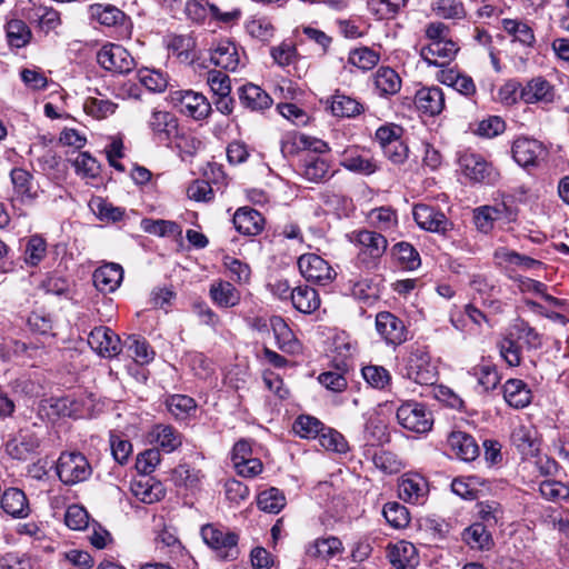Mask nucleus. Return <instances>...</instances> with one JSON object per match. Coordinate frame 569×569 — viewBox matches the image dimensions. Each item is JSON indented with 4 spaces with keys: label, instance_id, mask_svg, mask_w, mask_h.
Wrapping results in <instances>:
<instances>
[{
    "label": "nucleus",
    "instance_id": "nucleus-56",
    "mask_svg": "<svg viewBox=\"0 0 569 569\" xmlns=\"http://www.w3.org/2000/svg\"><path fill=\"white\" fill-rule=\"evenodd\" d=\"M370 223L381 230L389 231L397 226V213L389 207H380L372 209L369 213Z\"/></svg>",
    "mask_w": 569,
    "mask_h": 569
},
{
    "label": "nucleus",
    "instance_id": "nucleus-37",
    "mask_svg": "<svg viewBox=\"0 0 569 569\" xmlns=\"http://www.w3.org/2000/svg\"><path fill=\"white\" fill-rule=\"evenodd\" d=\"M88 13L91 20H94L106 27H114L121 24L126 18L123 11L112 4H90L88 8Z\"/></svg>",
    "mask_w": 569,
    "mask_h": 569
},
{
    "label": "nucleus",
    "instance_id": "nucleus-17",
    "mask_svg": "<svg viewBox=\"0 0 569 569\" xmlns=\"http://www.w3.org/2000/svg\"><path fill=\"white\" fill-rule=\"evenodd\" d=\"M232 222L239 233L253 237L262 232L266 220L258 210L251 207H241L234 212Z\"/></svg>",
    "mask_w": 569,
    "mask_h": 569
},
{
    "label": "nucleus",
    "instance_id": "nucleus-38",
    "mask_svg": "<svg viewBox=\"0 0 569 569\" xmlns=\"http://www.w3.org/2000/svg\"><path fill=\"white\" fill-rule=\"evenodd\" d=\"M293 307L302 313H312L320 307V298L316 289L299 286L290 293Z\"/></svg>",
    "mask_w": 569,
    "mask_h": 569
},
{
    "label": "nucleus",
    "instance_id": "nucleus-59",
    "mask_svg": "<svg viewBox=\"0 0 569 569\" xmlns=\"http://www.w3.org/2000/svg\"><path fill=\"white\" fill-rule=\"evenodd\" d=\"M318 439L320 446L326 450L339 453H343L348 450V443L343 436L331 428L323 427V430L319 433Z\"/></svg>",
    "mask_w": 569,
    "mask_h": 569
},
{
    "label": "nucleus",
    "instance_id": "nucleus-32",
    "mask_svg": "<svg viewBox=\"0 0 569 569\" xmlns=\"http://www.w3.org/2000/svg\"><path fill=\"white\" fill-rule=\"evenodd\" d=\"M270 328L273 331L277 346L284 352L295 353L300 348L292 330L287 322L279 316L270 318Z\"/></svg>",
    "mask_w": 569,
    "mask_h": 569
},
{
    "label": "nucleus",
    "instance_id": "nucleus-2",
    "mask_svg": "<svg viewBox=\"0 0 569 569\" xmlns=\"http://www.w3.org/2000/svg\"><path fill=\"white\" fill-rule=\"evenodd\" d=\"M403 376L418 385L432 386L438 380V367L425 347L412 348L403 365Z\"/></svg>",
    "mask_w": 569,
    "mask_h": 569
},
{
    "label": "nucleus",
    "instance_id": "nucleus-10",
    "mask_svg": "<svg viewBox=\"0 0 569 569\" xmlns=\"http://www.w3.org/2000/svg\"><path fill=\"white\" fill-rule=\"evenodd\" d=\"M298 267L301 276L309 282L326 286L331 282L336 272L330 264L320 256L305 253L298 259Z\"/></svg>",
    "mask_w": 569,
    "mask_h": 569
},
{
    "label": "nucleus",
    "instance_id": "nucleus-18",
    "mask_svg": "<svg viewBox=\"0 0 569 569\" xmlns=\"http://www.w3.org/2000/svg\"><path fill=\"white\" fill-rule=\"evenodd\" d=\"M459 48L451 39L429 42L421 49L422 59L432 66H445L457 54Z\"/></svg>",
    "mask_w": 569,
    "mask_h": 569
},
{
    "label": "nucleus",
    "instance_id": "nucleus-15",
    "mask_svg": "<svg viewBox=\"0 0 569 569\" xmlns=\"http://www.w3.org/2000/svg\"><path fill=\"white\" fill-rule=\"evenodd\" d=\"M184 12L190 20L198 23L203 22L208 14L223 22H231L240 17L239 10L222 13L217 6L202 0H189L186 3Z\"/></svg>",
    "mask_w": 569,
    "mask_h": 569
},
{
    "label": "nucleus",
    "instance_id": "nucleus-9",
    "mask_svg": "<svg viewBox=\"0 0 569 569\" xmlns=\"http://www.w3.org/2000/svg\"><path fill=\"white\" fill-rule=\"evenodd\" d=\"M459 166L469 180L480 183H493L499 173L482 156L465 152L459 157Z\"/></svg>",
    "mask_w": 569,
    "mask_h": 569
},
{
    "label": "nucleus",
    "instance_id": "nucleus-23",
    "mask_svg": "<svg viewBox=\"0 0 569 569\" xmlns=\"http://www.w3.org/2000/svg\"><path fill=\"white\" fill-rule=\"evenodd\" d=\"M1 508L7 515L17 519L27 518L31 512L29 500L23 490L13 487L3 491Z\"/></svg>",
    "mask_w": 569,
    "mask_h": 569
},
{
    "label": "nucleus",
    "instance_id": "nucleus-28",
    "mask_svg": "<svg viewBox=\"0 0 569 569\" xmlns=\"http://www.w3.org/2000/svg\"><path fill=\"white\" fill-rule=\"evenodd\" d=\"M343 551L342 542L337 537L318 538L306 548V556L310 559L328 561Z\"/></svg>",
    "mask_w": 569,
    "mask_h": 569
},
{
    "label": "nucleus",
    "instance_id": "nucleus-34",
    "mask_svg": "<svg viewBox=\"0 0 569 569\" xmlns=\"http://www.w3.org/2000/svg\"><path fill=\"white\" fill-rule=\"evenodd\" d=\"M209 295L219 308H232L240 302V292L228 281L212 282Z\"/></svg>",
    "mask_w": 569,
    "mask_h": 569
},
{
    "label": "nucleus",
    "instance_id": "nucleus-8",
    "mask_svg": "<svg viewBox=\"0 0 569 569\" xmlns=\"http://www.w3.org/2000/svg\"><path fill=\"white\" fill-rule=\"evenodd\" d=\"M513 160L522 168H537L548 156L545 144L533 138L519 137L511 147Z\"/></svg>",
    "mask_w": 569,
    "mask_h": 569
},
{
    "label": "nucleus",
    "instance_id": "nucleus-25",
    "mask_svg": "<svg viewBox=\"0 0 569 569\" xmlns=\"http://www.w3.org/2000/svg\"><path fill=\"white\" fill-rule=\"evenodd\" d=\"M415 104L421 112L437 116L445 108V93L439 87L421 88L415 96Z\"/></svg>",
    "mask_w": 569,
    "mask_h": 569
},
{
    "label": "nucleus",
    "instance_id": "nucleus-1",
    "mask_svg": "<svg viewBox=\"0 0 569 569\" xmlns=\"http://www.w3.org/2000/svg\"><path fill=\"white\" fill-rule=\"evenodd\" d=\"M356 242L360 247L355 267L359 271H370L379 266L387 250L388 241L385 236L373 230H360L356 233Z\"/></svg>",
    "mask_w": 569,
    "mask_h": 569
},
{
    "label": "nucleus",
    "instance_id": "nucleus-12",
    "mask_svg": "<svg viewBox=\"0 0 569 569\" xmlns=\"http://www.w3.org/2000/svg\"><path fill=\"white\" fill-rule=\"evenodd\" d=\"M376 329L388 345L399 346L407 340L403 321L388 311H381L376 316Z\"/></svg>",
    "mask_w": 569,
    "mask_h": 569
},
{
    "label": "nucleus",
    "instance_id": "nucleus-53",
    "mask_svg": "<svg viewBox=\"0 0 569 569\" xmlns=\"http://www.w3.org/2000/svg\"><path fill=\"white\" fill-rule=\"evenodd\" d=\"M361 373L366 382L375 389L382 390L391 382L390 372L381 366H366L362 368Z\"/></svg>",
    "mask_w": 569,
    "mask_h": 569
},
{
    "label": "nucleus",
    "instance_id": "nucleus-31",
    "mask_svg": "<svg viewBox=\"0 0 569 569\" xmlns=\"http://www.w3.org/2000/svg\"><path fill=\"white\" fill-rule=\"evenodd\" d=\"M449 445L453 453L463 461H473L479 456V447L475 438L462 431L449 436Z\"/></svg>",
    "mask_w": 569,
    "mask_h": 569
},
{
    "label": "nucleus",
    "instance_id": "nucleus-13",
    "mask_svg": "<svg viewBox=\"0 0 569 569\" xmlns=\"http://www.w3.org/2000/svg\"><path fill=\"white\" fill-rule=\"evenodd\" d=\"M88 343L92 350L104 358H113L121 351L119 336L108 327L94 328L88 337Z\"/></svg>",
    "mask_w": 569,
    "mask_h": 569
},
{
    "label": "nucleus",
    "instance_id": "nucleus-58",
    "mask_svg": "<svg viewBox=\"0 0 569 569\" xmlns=\"http://www.w3.org/2000/svg\"><path fill=\"white\" fill-rule=\"evenodd\" d=\"M470 373L477 379L485 391L492 390L499 383V376L496 368L489 363L473 367Z\"/></svg>",
    "mask_w": 569,
    "mask_h": 569
},
{
    "label": "nucleus",
    "instance_id": "nucleus-27",
    "mask_svg": "<svg viewBox=\"0 0 569 569\" xmlns=\"http://www.w3.org/2000/svg\"><path fill=\"white\" fill-rule=\"evenodd\" d=\"M555 98L553 87L549 81L537 77L527 82L520 90V99L525 103L551 102Z\"/></svg>",
    "mask_w": 569,
    "mask_h": 569
},
{
    "label": "nucleus",
    "instance_id": "nucleus-3",
    "mask_svg": "<svg viewBox=\"0 0 569 569\" xmlns=\"http://www.w3.org/2000/svg\"><path fill=\"white\" fill-rule=\"evenodd\" d=\"M204 543L223 560H234L239 556V536L228 528L208 523L201 528Z\"/></svg>",
    "mask_w": 569,
    "mask_h": 569
},
{
    "label": "nucleus",
    "instance_id": "nucleus-26",
    "mask_svg": "<svg viewBox=\"0 0 569 569\" xmlns=\"http://www.w3.org/2000/svg\"><path fill=\"white\" fill-rule=\"evenodd\" d=\"M375 92L388 98L397 94L402 86L400 76L390 67H380L372 74Z\"/></svg>",
    "mask_w": 569,
    "mask_h": 569
},
{
    "label": "nucleus",
    "instance_id": "nucleus-62",
    "mask_svg": "<svg viewBox=\"0 0 569 569\" xmlns=\"http://www.w3.org/2000/svg\"><path fill=\"white\" fill-rule=\"evenodd\" d=\"M141 229L147 233L159 237L173 236L179 232V226L176 222L161 219H142Z\"/></svg>",
    "mask_w": 569,
    "mask_h": 569
},
{
    "label": "nucleus",
    "instance_id": "nucleus-44",
    "mask_svg": "<svg viewBox=\"0 0 569 569\" xmlns=\"http://www.w3.org/2000/svg\"><path fill=\"white\" fill-rule=\"evenodd\" d=\"M495 259L499 263H508L512 266L521 267L526 270L535 269V268H541L542 262L532 259L528 256L520 254L516 251L509 250L507 248H498L495 251Z\"/></svg>",
    "mask_w": 569,
    "mask_h": 569
},
{
    "label": "nucleus",
    "instance_id": "nucleus-4",
    "mask_svg": "<svg viewBox=\"0 0 569 569\" xmlns=\"http://www.w3.org/2000/svg\"><path fill=\"white\" fill-rule=\"evenodd\" d=\"M61 482L73 486L89 479L92 468L84 455L80 452H62L56 466Z\"/></svg>",
    "mask_w": 569,
    "mask_h": 569
},
{
    "label": "nucleus",
    "instance_id": "nucleus-35",
    "mask_svg": "<svg viewBox=\"0 0 569 569\" xmlns=\"http://www.w3.org/2000/svg\"><path fill=\"white\" fill-rule=\"evenodd\" d=\"M427 491V482L418 475L403 477L398 486L399 497L407 502H420Z\"/></svg>",
    "mask_w": 569,
    "mask_h": 569
},
{
    "label": "nucleus",
    "instance_id": "nucleus-49",
    "mask_svg": "<svg viewBox=\"0 0 569 569\" xmlns=\"http://www.w3.org/2000/svg\"><path fill=\"white\" fill-rule=\"evenodd\" d=\"M387 522L396 529L406 528L410 522V513L408 509L399 502H387L382 510Z\"/></svg>",
    "mask_w": 569,
    "mask_h": 569
},
{
    "label": "nucleus",
    "instance_id": "nucleus-46",
    "mask_svg": "<svg viewBox=\"0 0 569 569\" xmlns=\"http://www.w3.org/2000/svg\"><path fill=\"white\" fill-rule=\"evenodd\" d=\"M353 276H356L352 272ZM351 295L363 302H372L379 297L378 288L373 284L372 280L368 278L357 279V277L348 280Z\"/></svg>",
    "mask_w": 569,
    "mask_h": 569
},
{
    "label": "nucleus",
    "instance_id": "nucleus-48",
    "mask_svg": "<svg viewBox=\"0 0 569 569\" xmlns=\"http://www.w3.org/2000/svg\"><path fill=\"white\" fill-rule=\"evenodd\" d=\"M257 503L264 512L278 513L286 506V498L279 489L270 488L259 493Z\"/></svg>",
    "mask_w": 569,
    "mask_h": 569
},
{
    "label": "nucleus",
    "instance_id": "nucleus-57",
    "mask_svg": "<svg viewBox=\"0 0 569 569\" xmlns=\"http://www.w3.org/2000/svg\"><path fill=\"white\" fill-rule=\"evenodd\" d=\"M169 412L176 419L186 418L191 411L196 410V401L186 395L170 396L166 401Z\"/></svg>",
    "mask_w": 569,
    "mask_h": 569
},
{
    "label": "nucleus",
    "instance_id": "nucleus-54",
    "mask_svg": "<svg viewBox=\"0 0 569 569\" xmlns=\"http://www.w3.org/2000/svg\"><path fill=\"white\" fill-rule=\"evenodd\" d=\"M116 103L99 97H89L83 103L86 113L97 119L107 118L116 111Z\"/></svg>",
    "mask_w": 569,
    "mask_h": 569
},
{
    "label": "nucleus",
    "instance_id": "nucleus-52",
    "mask_svg": "<svg viewBox=\"0 0 569 569\" xmlns=\"http://www.w3.org/2000/svg\"><path fill=\"white\" fill-rule=\"evenodd\" d=\"M502 26L506 32L512 34L515 40L525 46H532L536 41L532 29L522 21L505 19Z\"/></svg>",
    "mask_w": 569,
    "mask_h": 569
},
{
    "label": "nucleus",
    "instance_id": "nucleus-21",
    "mask_svg": "<svg viewBox=\"0 0 569 569\" xmlns=\"http://www.w3.org/2000/svg\"><path fill=\"white\" fill-rule=\"evenodd\" d=\"M211 62L227 71H236L241 63L239 49L232 41L221 40L210 52Z\"/></svg>",
    "mask_w": 569,
    "mask_h": 569
},
{
    "label": "nucleus",
    "instance_id": "nucleus-20",
    "mask_svg": "<svg viewBox=\"0 0 569 569\" xmlns=\"http://www.w3.org/2000/svg\"><path fill=\"white\" fill-rule=\"evenodd\" d=\"M511 442L523 457H535L540 450L538 431L530 425L517 426L512 430Z\"/></svg>",
    "mask_w": 569,
    "mask_h": 569
},
{
    "label": "nucleus",
    "instance_id": "nucleus-41",
    "mask_svg": "<svg viewBox=\"0 0 569 569\" xmlns=\"http://www.w3.org/2000/svg\"><path fill=\"white\" fill-rule=\"evenodd\" d=\"M462 539L471 549L477 550L489 549L492 541L487 526L480 522H476L466 528L462 533Z\"/></svg>",
    "mask_w": 569,
    "mask_h": 569
},
{
    "label": "nucleus",
    "instance_id": "nucleus-42",
    "mask_svg": "<svg viewBox=\"0 0 569 569\" xmlns=\"http://www.w3.org/2000/svg\"><path fill=\"white\" fill-rule=\"evenodd\" d=\"M129 356L139 365H147L154 358V351L144 338L130 336L124 341Z\"/></svg>",
    "mask_w": 569,
    "mask_h": 569
},
{
    "label": "nucleus",
    "instance_id": "nucleus-50",
    "mask_svg": "<svg viewBox=\"0 0 569 569\" xmlns=\"http://www.w3.org/2000/svg\"><path fill=\"white\" fill-rule=\"evenodd\" d=\"M431 10L442 19H463L465 6L460 0H437L431 4Z\"/></svg>",
    "mask_w": 569,
    "mask_h": 569
},
{
    "label": "nucleus",
    "instance_id": "nucleus-30",
    "mask_svg": "<svg viewBox=\"0 0 569 569\" xmlns=\"http://www.w3.org/2000/svg\"><path fill=\"white\" fill-rule=\"evenodd\" d=\"M388 557L396 569H413L418 565L416 547L405 540L391 546Z\"/></svg>",
    "mask_w": 569,
    "mask_h": 569
},
{
    "label": "nucleus",
    "instance_id": "nucleus-51",
    "mask_svg": "<svg viewBox=\"0 0 569 569\" xmlns=\"http://www.w3.org/2000/svg\"><path fill=\"white\" fill-rule=\"evenodd\" d=\"M501 358L510 366L516 367L521 362V347L517 339L510 333L498 342Z\"/></svg>",
    "mask_w": 569,
    "mask_h": 569
},
{
    "label": "nucleus",
    "instance_id": "nucleus-24",
    "mask_svg": "<svg viewBox=\"0 0 569 569\" xmlns=\"http://www.w3.org/2000/svg\"><path fill=\"white\" fill-rule=\"evenodd\" d=\"M327 109L337 118H353L363 112V106L355 98L337 90L326 100Z\"/></svg>",
    "mask_w": 569,
    "mask_h": 569
},
{
    "label": "nucleus",
    "instance_id": "nucleus-61",
    "mask_svg": "<svg viewBox=\"0 0 569 569\" xmlns=\"http://www.w3.org/2000/svg\"><path fill=\"white\" fill-rule=\"evenodd\" d=\"M379 54L367 48H359L350 52L349 54V63L357 67L360 70H370L379 62Z\"/></svg>",
    "mask_w": 569,
    "mask_h": 569
},
{
    "label": "nucleus",
    "instance_id": "nucleus-19",
    "mask_svg": "<svg viewBox=\"0 0 569 569\" xmlns=\"http://www.w3.org/2000/svg\"><path fill=\"white\" fill-rule=\"evenodd\" d=\"M238 93L241 106L253 112H262L273 103L272 98L262 88L253 83L243 84L239 88Z\"/></svg>",
    "mask_w": 569,
    "mask_h": 569
},
{
    "label": "nucleus",
    "instance_id": "nucleus-11",
    "mask_svg": "<svg viewBox=\"0 0 569 569\" xmlns=\"http://www.w3.org/2000/svg\"><path fill=\"white\" fill-rule=\"evenodd\" d=\"M413 218L417 224L430 232L446 234L453 227L452 222L438 209L419 203L413 208Z\"/></svg>",
    "mask_w": 569,
    "mask_h": 569
},
{
    "label": "nucleus",
    "instance_id": "nucleus-16",
    "mask_svg": "<svg viewBox=\"0 0 569 569\" xmlns=\"http://www.w3.org/2000/svg\"><path fill=\"white\" fill-rule=\"evenodd\" d=\"M148 127L157 141L168 142L178 132V119L169 111L153 110Z\"/></svg>",
    "mask_w": 569,
    "mask_h": 569
},
{
    "label": "nucleus",
    "instance_id": "nucleus-14",
    "mask_svg": "<svg viewBox=\"0 0 569 569\" xmlns=\"http://www.w3.org/2000/svg\"><path fill=\"white\" fill-rule=\"evenodd\" d=\"M40 446L39 437L31 430H20L6 443V451L17 460H27L34 455Z\"/></svg>",
    "mask_w": 569,
    "mask_h": 569
},
{
    "label": "nucleus",
    "instance_id": "nucleus-6",
    "mask_svg": "<svg viewBox=\"0 0 569 569\" xmlns=\"http://www.w3.org/2000/svg\"><path fill=\"white\" fill-rule=\"evenodd\" d=\"M97 62L107 71L126 74L136 67L131 53L121 44L106 43L97 53Z\"/></svg>",
    "mask_w": 569,
    "mask_h": 569
},
{
    "label": "nucleus",
    "instance_id": "nucleus-39",
    "mask_svg": "<svg viewBox=\"0 0 569 569\" xmlns=\"http://www.w3.org/2000/svg\"><path fill=\"white\" fill-rule=\"evenodd\" d=\"M328 161L318 154H307L302 161V176L311 182H321L331 174Z\"/></svg>",
    "mask_w": 569,
    "mask_h": 569
},
{
    "label": "nucleus",
    "instance_id": "nucleus-55",
    "mask_svg": "<svg viewBox=\"0 0 569 569\" xmlns=\"http://www.w3.org/2000/svg\"><path fill=\"white\" fill-rule=\"evenodd\" d=\"M405 4L406 0H368V9L378 19L393 18Z\"/></svg>",
    "mask_w": 569,
    "mask_h": 569
},
{
    "label": "nucleus",
    "instance_id": "nucleus-63",
    "mask_svg": "<svg viewBox=\"0 0 569 569\" xmlns=\"http://www.w3.org/2000/svg\"><path fill=\"white\" fill-rule=\"evenodd\" d=\"M246 29L251 37L260 41H269L274 32L272 23L264 17H253L247 22Z\"/></svg>",
    "mask_w": 569,
    "mask_h": 569
},
{
    "label": "nucleus",
    "instance_id": "nucleus-33",
    "mask_svg": "<svg viewBox=\"0 0 569 569\" xmlns=\"http://www.w3.org/2000/svg\"><path fill=\"white\" fill-rule=\"evenodd\" d=\"M150 437L167 453L176 451L182 445V435L170 425H156Z\"/></svg>",
    "mask_w": 569,
    "mask_h": 569
},
{
    "label": "nucleus",
    "instance_id": "nucleus-36",
    "mask_svg": "<svg viewBox=\"0 0 569 569\" xmlns=\"http://www.w3.org/2000/svg\"><path fill=\"white\" fill-rule=\"evenodd\" d=\"M505 400L513 408H525L531 401V391L520 379H509L503 386Z\"/></svg>",
    "mask_w": 569,
    "mask_h": 569
},
{
    "label": "nucleus",
    "instance_id": "nucleus-5",
    "mask_svg": "<svg viewBox=\"0 0 569 569\" xmlns=\"http://www.w3.org/2000/svg\"><path fill=\"white\" fill-rule=\"evenodd\" d=\"M398 423L412 432L425 433L431 430L433 425L432 413L425 403L406 401L397 409Z\"/></svg>",
    "mask_w": 569,
    "mask_h": 569
},
{
    "label": "nucleus",
    "instance_id": "nucleus-22",
    "mask_svg": "<svg viewBox=\"0 0 569 569\" xmlns=\"http://www.w3.org/2000/svg\"><path fill=\"white\" fill-rule=\"evenodd\" d=\"M94 287L104 293L113 292L120 286L123 279V269L114 262L106 263L93 272Z\"/></svg>",
    "mask_w": 569,
    "mask_h": 569
},
{
    "label": "nucleus",
    "instance_id": "nucleus-45",
    "mask_svg": "<svg viewBox=\"0 0 569 569\" xmlns=\"http://www.w3.org/2000/svg\"><path fill=\"white\" fill-rule=\"evenodd\" d=\"M391 252L405 269L416 270L421 263L418 251L409 242L401 241L396 243L392 247Z\"/></svg>",
    "mask_w": 569,
    "mask_h": 569
},
{
    "label": "nucleus",
    "instance_id": "nucleus-64",
    "mask_svg": "<svg viewBox=\"0 0 569 569\" xmlns=\"http://www.w3.org/2000/svg\"><path fill=\"white\" fill-rule=\"evenodd\" d=\"M78 176L96 178L100 173L99 162L88 152H80L72 162Z\"/></svg>",
    "mask_w": 569,
    "mask_h": 569
},
{
    "label": "nucleus",
    "instance_id": "nucleus-29",
    "mask_svg": "<svg viewBox=\"0 0 569 569\" xmlns=\"http://www.w3.org/2000/svg\"><path fill=\"white\" fill-rule=\"evenodd\" d=\"M340 164L349 171L361 174H371L377 170L373 160L363 156L356 147H348L341 152Z\"/></svg>",
    "mask_w": 569,
    "mask_h": 569
},
{
    "label": "nucleus",
    "instance_id": "nucleus-40",
    "mask_svg": "<svg viewBox=\"0 0 569 569\" xmlns=\"http://www.w3.org/2000/svg\"><path fill=\"white\" fill-rule=\"evenodd\" d=\"M10 180L17 196L22 200H34L37 192L33 190V177L23 168H13L10 171Z\"/></svg>",
    "mask_w": 569,
    "mask_h": 569
},
{
    "label": "nucleus",
    "instance_id": "nucleus-47",
    "mask_svg": "<svg viewBox=\"0 0 569 569\" xmlns=\"http://www.w3.org/2000/svg\"><path fill=\"white\" fill-rule=\"evenodd\" d=\"M323 427V423L316 417L301 415L295 420L292 429L300 438L315 439L318 438Z\"/></svg>",
    "mask_w": 569,
    "mask_h": 569
},
{
    "label": "nucleus",
    "instance_id": "nucleus-7",
    "mask_svg": "<svg viewBox=\"0 0 569 569\" xmlns=\"http://www.w3.org/2000/svg\"><path fill=\"white\" fill-rule=\"evenodd\" d=\"M172 104L179 111L194 120H203L211 112V104L200 92L192 90H178L170 94Z\"/></svg>",
    "mask_w": 569,
    "mask_h": 569
},
{
    "label": "nucleus",
    "instance_id": "nucleus-43",
    "mask_svg": "<svg viewBox=\"0 0 569 569\" xmlns=\"http://www.w3.org/2000/svg\"><path fill=\"white\" fill-rule=\"evenodd\" d=\"M7 39L10 47L23 48L26 47L32 37L31 30L28 24L19 19L10 20L6 27Z\"/></svg>",
    "mask_w": 569,
    "mask_h": 569
},
{
    "label": "nucleus",
    "instance_id": "nucleus-60",
    "mask_svg": "<svg viewBox=\"0 0 569 569\" xmlns=\"http://www.w3.org/2000/svg\"><path fill=\"white\" fill-rule=\"evenodd\" d=\"M137 77L139 82L151 92H162L168 86L167 77L158 70L142 69Z\"/></svg>",
    "mask_w": 569,
    "mask_h": 569
}]
</instances>
